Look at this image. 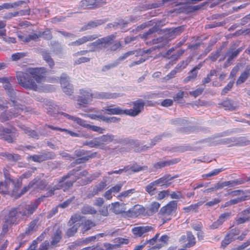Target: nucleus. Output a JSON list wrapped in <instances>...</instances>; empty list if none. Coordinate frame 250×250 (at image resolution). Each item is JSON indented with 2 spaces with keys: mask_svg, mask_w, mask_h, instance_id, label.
I'll use <instances>...</instances> for the list:
<instances>
[{
  "mask_svg": "<svg viewBox=\"0 0 250 250\" xmlns=\"http://www.w3.org/2000/svg\"><path fill=\"white\" fill-rule=\"evenodd\" d=\"M46 72L44 67L29 68L25 72H17L16 77L18 83L24 88L37 91L38 84L42 82Z\"/></svg>",
  "mask_w": 250,
  "mask_h": 250,
  "instance_id": "nucleus-1",
  "label": "nucleus"
},
{
  "mask_svg": "<svg viewBox=\"0 0 250 250\" xmlns=\"http://www.w3.org/2000/svg\"><path fill=\"white\" fill-rule=\"evenodd\" d=\"M116 37L115 34H111L106 37L98 39L95 42L89 43L88 46L91 47V52L104 50L109 47L108 50L111 51H114L120 48L121 44L120 42L112 43Z\"/></svg>",
  "mask_w": 250,
  "mask_h": 250,
  "instance_id": "nucleus-2",
  "label": "nucleus"
},
{
  "mask_svg": "<svg viewBox=\"0 0 250 250\" xmlns=\"http://www.w3.org/2000/svg\"><path fill=\"white\" fill-rule=\"evenodd\" d=\"M14 106L13 111L11 110L6 111L2 112L0 116V120L1 122H5L11 119L13 117H16L21 113V112L24 111L27 112H31L32 109L29 107H25L18 103L15 100H11Z\"/></svg>",
  "mask_w": 250,
  "mask_h": 250,
  "instance_id": "nucleus-3",
  "label": "nucleus"
},
{
  "mask_svg": "<svg viewBox=\"0 0 250 250\" xmlns=\"http://www.w3.org/2000/svg\"><path fill=\"white\" fill-rule=\"evenodd\" d=\"M100 141L102 143V148L104 147L105 143L114 142V144H121L123 145L130 144L131 145L138 146L139 142L137 140H134L130 138H119L115 139V136L112 134H107L99 137Z\"/></svg>",
  "mask_w": 250,
  "mask_h": 250,
  "instance_id": "nucleus-4",
  "label": "nucleus"
},
{
  "mask_svg": "<svg viewBox=\"0 0 250 250\" xmlns=\"http://www.w3.org/2000/svg\"><path fill=\"white\" fill-rule=\"evenodd\" d=\"M38 204L36 202H31L29 204H23L17 207L19 214L22 217H28L38 208Z\"/></svg>",
  "mask_w": 250,
  "mask_h": 250,
  "instance_id": "nucleus-5",
  "label": "nucleus"
},
{
  "mask_svg": "<svg viewBox=\"0 0 250 250\" xmlns=\"http://www.w3.org/2000/svg\"><path fill=\"white\" fill-rule=\"evenodd\" d=\"M94 98V94L92 93L90 89H82L80 90V95L78 97V104L81 107L83 104H89Z\"/></svg>",
  "mask_w": 250,
  "mask_h": 250,
  "instance_id": "nucleus-6",
  "label": "nucleus"
},
{
  "mask_svg": "<svg viewBox=\"0 0 250 250\" xmlns=\"http://www.w3.org/2000/svg\"><path fill=\"white\" fill-rule=\"evenodd\" d=\"M133 109H125L126 115L135 117L138 115L144 109L145 103L142 99H139L133 102Z\"/></svg>",
  "mask_w": 250,
  "mask_h": 250,
  "instance_id": "nucleus-7",
  "label": "nucleus"
},
{
  "mask_svg": "<svg viewBox=\"0 0 250 250\" xmlns=\"http://www.w3.org/2000/svg\"><path fill=\"white\" fill-rule=\"evenodd\" d=\"M177 208V202L176 201H171L160 209L159 214L163 216L170 215L175 212Z\"/></svg>",
  "mask_w": 250,
  "mask_h": 250,
  "instance_id": "nucleus-8",
  "label": "nucleus"
},
{
  "mask_svg": "<svg viewBox=\"0 0 250 250\" xmlns=\"http://www.w3.org/2000/svg\"><path fill=\"white\" fill-rule=\"evenodd\" d=\"M17 208H11L4 218L5 222L12 225L17 224L20 221V214Z\"/></svg>",
  "mask_w": 250,
  "mask_h": 250,
  "instance_id": "nucleus-9",
  "label": "nucleus"
},
{
  "mask_svg": "<svg viewBox=\"0 0 250 250\" xmlns=\"http://www.w3.org/2000/svg\"><path fill=\"white\" fill-rule=\"evenodd\" d=\"M105 2L103 0H82L80 2L79 6L83 9H93Z\"/></svg>",
  "mask_w": 250,
  "mask_h": 250,
  "instance_id": "nucleus-10",
  "label": "nucleus"
},
{
  "mask_svg": "<svg viewBox=\"0 0 250 250\" xmlns=\"http://www.w3.org/2000/svg\"><path fill=\"white\" fill-rule=\"evenodd\" d=\"M107 186L106 181H102L99 184L92 187L91 189L89 190L87 194L86 197L88 199L93 198L99 192H102L106 188Z\"/></svg>",
  "mask_w": 250,
  "mask_h": 250,
  "instance_id": "nucleus-11",
  "label": "nucleus"
},
{
  "mask_svg": "<svg viewBox=\"0 0 250 250\" xmlns=\"http://www.w3.org/2000/svg\"><path fill=\"white\" fill-rule=\"evenodd\" d=\"M88 152L83 149L76 150L75 151V154L77 157H82L81 158L77 159V163L80 164L84 163L88 161L90 159L95 157L97 153L94 152L89 155H87Z\"/></svg>",
  "mask_w": 250,
  "mask_h": 250,
  "instance_id": "nucleus-12",
  "label": "nucleus"
},
{
  "mask_svg": "<svg viewBox=\"0 0 250 250\" xmlns=\"http://www.w3.org/2000/svg\"><path fill=\"white\" fill-rule=\"evenodd\" d=\"M178 175L171 176L170 174H166L163 177L154 181L157 186L163 187L164 188H167L170 186L171 183L170 181L178 178Z\"/></svg>",
  "mask_w": 250,
  "mask_h": 250,
  "instance_id": "nucleus-13",
  "label": "nucleus"
},
{
  "mask_svg": "<svg viewBox=\"0 0 250 250\" xmlns=\"http://www.w3.org/2000/svg\"><path fill=\"white\" fill-rule=\"evenodd\" d=\"M98 38V36L96 34L84 36L80 38H79L75 41L71 42L69 43V45L74 46H80L87 42H92Z\"/></svg>",
  "mask_w": 250,
  "mask_h": 250,
  "instance_id": "nucleus-14",
  "label": "nucleus"
},
{
  "mask_svg": "<svg viewBox=\"0 0 250 250\" xmlns=\"http://www.w3.org/2000/svg\"><path fill=\"white\" fill-rule=\"evenodd\" d=\"M154 228L149 226H141L134 227L132 229L133 233L138 237L145 236L149 231H153Z\"/></svg>",
  "mask_w": 250,
  "mask_h": 250,
  "instance_id": "nucleus-15",
  "label": "nucleus"
},
{
  "mask_svg": "<svg viewBox=\"0 0 250 250\" xmlns=\"http://www.w3.org/2000/svg\"><path fill=\"white\" fill-rule=\"evenodd\" d=\"M102 111L108 115H126L125 110L122 109L119 107L115 106V105L113 104L103 107Z\"/></svg>",
  "mask_w": 250,
  "mask_h": 250,
  "instance_id": "nucleus-16",
  "label": "nucleus"
},
{
  "mask_svg": "<svg viewBox=\"0 0 250 250\" xmlns=\"http://www.w3.org/2000/svg\"><path fill=\"white\" fill-rule=\"evenodd\" d=\"M167 41L163 37L154 39L152 40L153 44H156L159 43H161V44L160 45L155 46L153 49L150 48L148 49L144 50L141 53H139L138 55L143 56L144 54H150L152 51V50H155L156 48L160 49L165 46L167 44Z\"/></svg>",
  "mask_w": 250,
  "mask_h": 250,
  "instance_id": "nucleus-17",
  "label": "nucleus"
},
{
  "mask_svg": "<svg viewBox=\"0 0 250 250\" xmlns=\"http://www.w3.org/2000/svg\"><path fill=\"white\" fill-rule=\"evenodd\" d=\"M48 185L45 180H42L39 178H36L29 183V187H32L34 190H44Z\"/></svg>",
  "mask_w": 250,
  "mask_h": 250,
  "instance_id": "nucleus-18",
  "label": "nucleus"
},
{
  "mask_svg": "<svg viewBox=\"0 0 250 250\" xmlns=\"http://www.w3.org/2000/svg\"><path fill=\"white\" fill-rule=\"evenodd\" d=\"M127 214L130 217H137L140 215L146 213V209L143 206L139 205H136L134 207L126 211Z\"/></svg>",
  "mask_w": 250,
  "mask_h": 250,
  "instance_id": "nucleus-19",
  "label": "nucleus"
},
{
  "mask_svg": "<svg viewBox=\"0 0 250 250\" xmlns=\"http://www.w3.org/2000/svg\"><path fill=\"white\" fill-rule=\"evenodd\" d=\"M111 210L116 214L125 213L126 210L125 204L120 203L118 202L112 203L111 204Z\"/></svg>",
  "mask_w": 250,
  "mask_h": 250,
  "instance_id": "nucleus-20",
  "label": "nucleus"
},
{
  "mask_svg": "<svg viewBox=\"0 0 250 250\" xmlns=\"http://www.w3.org/2000/svg\"><path fill=\"white\" fill-rule=\"evenodd\" d=\"M180 161L179 159H174L172 160L162 161L158 162L153 165V167L156 169L162 168L167 166L174 165Z\"/></svg>",
  "mask_w": 250,
  "mask_h": 250,
  "instance_id": "nucleus-21",
  "label": "nucleus"
},
{
  "mask_svg": "<svg viewBox=\"0 0 250 250\" xmlns=\"http://www.w3.org/2000/svg\"><path fill=\"white\" fill-rule=\"evenodd\" d=\"M105 22L104 20H96L93 21H89L86 25L82 27L80 31H83L91 28H96L98 26L101 25Z\"/></svg>",
  "mask_w": 250,
  "mask_h": 250,
  "instance_id": "nucleus-22",
  "label": "nucleus"
},
{
  "mask_svg": "<svg viewBox=\"0 0 250 250\" xmlns=\"http://www.w3.org/2000/svg\"><path fill=\"white\" fill-rule=\"evenodd\" d=\"M62 180V177L59 180H58L57 185L58 186L59 188L60 189H62L64 191L68 190L70 188H71L73 186L74 183L76 181V180H74L73 181H67L64 182L66 180Z\"/></svg>",
  "mask_w": 250,
  "mask_h": 250,
  "instance_id": "nucleus-23",
  "label": "nucleus"
},
{
  "mask_svg": "<svg viewBox=\"0 0 250 250\" xmlns=\"http://www.w3.org/2000/svg\"><path fill=\"white\" fill-rule=\"evenodd\" d=\"M119 96V94L107 92H96L94 94V98L100 99H114Z\"/></svg>",
  "mask_w": 250,
  "mask_h": 250,
  "instance_id": "nucleus-24",
  "label": "nucleus"
},
{
  "mask_svg": "<svg viewBox=\"0 0 250 250\" xmlns=\"http://www.w3.org/2000/svg\"><path fill=\"white\" fill-rule=\"evenodd\" d=\"M11 133V130L8 128H3L0 130V136L2 139L8 142L12 143L13 142V137L10 134Z\"/></svg>",
  "mask_w": 250,
  "mask_h": 250,
  "instance_id": "nucleus-25",
  "label": "nucleus"
},
{
  "mask_svg": "<svg viewBox=\"0 0 250 250\" xmlns=\"http://www.w3.org/2000/svg\"><path fill=\"white\" fill-rule=\"evenodd\" d=\"M0 155L5 157L8 161L12 162H16L21 159V156L18 154L10 153L7 152H1Z\"/></svg>",
  "mask_w": 250,
  "mask_h": 250,
  "instance_id": "nucleus-26",
  "label": "nucleus"
},
{
  "mask_svg": "<svg viewBox=\"0 0 250 250\" xmlns=\"http://www.w3.org/2000/svg\"><path fill=\"white\" fill-rule=\"evenodd\" d=\"M62 238V231L58 229L54 233L52 238V240L50 244V247H53L57 246V244L61 241Z\"/></svg>",
  "mask_w": 250,
  "mask_h": 250,
  "instance_id": "nucleus-27",
  "label": "nucleus"
},
{
  "mask_svg": "<svg viewBox=\"0 0 250 250\" xmlns=\"http://www.w3.org/2000/svg\"><path fill=\"white\" fill-rule=\"evenodd\" d=\"M160 207V203L157 202H153L150 207L146 209V214L149 216L152 215L158 211Z\"/></svg>",
  "mask_w": 250,
  "mask_h": 250,
  "instance_id": "nucleus-28",
  "label": "nucleus"
},
{
  "mask_svg": "<svg viewBox=\"0 0 250 250\" xmlns=\"http://www.w3.org/2000/svg\"><path fill=\"white\" fill-rule=\"evenodd\" d=\"M167 135H168L167 134L164 133L163 134L159 135L155 137L153 139L151 140L150 144V146H143L142 148V150H145L148 148H151L153 146H155L157 143L159 142L160 141H161L163 137L166 136Z\"/></svg>",
  "mask_w": 250,
  "mask_h": 250,
  "instance_id": "nucleus-29",
  "label": "nucleus"
},
{
  "mask_svg": "<svg viewBox=\"0 0 250 250\" xmlns=\"http://www.w3.org/2000/svg\"><path fill=\"white\" fill-rule=\"evenodd\" d=\"M84 146H88L90 147H101L102 148V143L100 141L99 137L95 138L93 139L86 141L83 143Z\"/></svg>",
  "mask_w": 250,
  "mask_h": 250,
  "instance_id": "nucleus-30",
  "label": "nucleus"
},
{
  "mask_svg": "<svg viewBox=\"0 0 250 250\" xmlns=\"http://www.w3.org/2000/svg\"><path fill=\"white\" fill-rule=\"evenodd\" d=\"M157 186L155 182L153 181L146 186L145 190L150 196L154 195L157 192Z\"/></svg>",
  "mask_w": 250,
  "mask_h": 250,
  "instance_id": "nucleus-31",
  "label": "nucleus"
},
{
  "mask_svg": "<svg viewBox=\"0 0 250 250\" xmlns=\"http://www.w3.org/2000/svg\"><path fill=\"white\" fill-rule=\"evenodd\" d=\"M41 55L42 56L43 60L48 64L50 68H52L54 65V62L50 56V53L47 51H42Z\"/></svg>",
  "mask_w": 250,
  "mask_h": 250,
  "instance_id": "nucleus-32",
  "label": "nucleus"
},
{
  "mask_svg": "<svg viewBox=\"0 0 250 250\" xmlns=\"http://www.w3.org/2000/svg\"><path fill=\"white\" fill-rule=\"evenodd\" d=\"M3 87L6 92L7 94L9 96L11 100H14V99L16 97V92L13 88L11 84H5L3 85Z\"/></svg>",
  "mask_w": 250,
  "mask_h": 250,
  "instance_id": "nucleus-33",
  "label": "nucleus"
},
{
  "mask_svg": "<svg viewBox=\"0 0 250 250\" xmlns=\"http://www.w3.org/2000/svg\"><path fill=\"white\" fill-rule=\"evenodd\" d=\"M158 30V27L154 26L151 28L149 29L147 31L144 32L142 34H140L139 36L141 39H144V40H146L150 39L151 35L156 32Z\"/></svg>",
  "mask_w": 250,
  "mask_h": 250,
  "instance_id": "nucleus-34",
  "label": "nucleus"
},
{
  "mask_svg": "<svg viewBox=\"0 0 250 250\" xmlns=\"http://www.w3.org/2000/svg\"><path fill=\"white\" fill-rule=\"evenodd\" d=\"M243 47H240L234 51H229L228 52L226 55L229 56V58L227 61V62L229 63L234 58L238 56V55L243 50Z\"/></svg>",
  "mask_w": 250,
  "mask_h": 250,
  "instance_id": "nucleus-35",
  "label": "nucleus"
},
{
  "mask_svg": "<svg viewBox=\"0 0 250 250\" xmlns=\"http://www.w3.org/2000/svg\"><path fill=\"white\" fill-rule=\"evenodd\" d=\"M188 243L186 244L184 246L185 248H190L194 246L196 243L195 238L194 235L190 231H188L187 233Z\"/></svg>",
  "mask_w": 250,
  "mask_h": 250,
  "instance_id": "nucleus-36",
  "label": "nucleus"
},
{
  "mask_svg": "<svg viewBox=\"0 0 250 250\" xmlns=\"http://www.w3.org/2000/svg\"><path fill=\"white\" fill-rule=\"evenodd\" d=\"M250 76V69H246L240 76L236 81V84L239 85L243 83Z\"/></svg>",
  "mask_w": 250,
  "mask_h": 250,
  "instance_id": "nucleus-37",
  "label": "nucleus"
},
{
  "mask_svg": "<svg viewBox=\"0 0 250 250\" xmlns=\"http://www.w3.org/2000/svg\"><path fill=\"white\" fill-rule=\"evenodd\" d=\"M250 145V140L247 139L245 137L236 138L235 146H245Z\"/></svg>",
  "mask_w": 250,
  "mask_h": 250,
  "instance_id": "nucleus-38",
  "label": "nucleus"
},
{
  "mask_svg": "<svg viewBox=\"0 0 250 250\" xmlns=\"http://www.w3.org/2000/svg\"><path fill=\"white\" fill-rule=\"evenodd\" d=\"M197 71H194L193 69L191 70L188 73V76L184 79L183 82L185 83H187L189 82H193L195 81L197 78Z\"/></svg>",
  "mask_w": 250,
  "mask_h": 250,
  "instance_id": "nucleus-39",
  "label": "nucleus"
},
{
  "mask_svg": "<svg viewBox=\"0 0 250 250\" xmlns=\"http://www.w3.org/2000/svg\"><path fill=\"white\" fill-rule=\"evenodd\" d=\"M185 30L184 26H180L172 29L171 31L169 32V37L172 38H175L176 36L179 35Z\"/></svg>",
  "mask_w": 250,
  "mask_h": 250,
  "instance_id": "nucleus-40",
  "label": "nucleus"
},
{
  "mask_svg": "<svg viewBox=\"0 0 250 250\" xmlns=\"http://www.w3.org/2000/svg\"><path fill=\"white\" fill-rule=\"evenodd\" d=\"M203 203L202 202H198L196 204L191 205L190 206L184 208L183 209L185 210L186 212H189L190 211H194L195 212H197L198 211V209L200 206L202 205Z\"/></svg>",
  "mask_w": 250,
  "mask_h": 250,
  "instance_id": "nucleus-41",
  "label": "nucleus"
},
{
  "mask_svg": "<svg viewBox=\"0 0 250 250\" xmlns=\"http://www.w3.org/2000/svg\"><path fill=\"white\" fill-rule=\"evenodd\" d=\"M81 212L84 214H94L97 213V210L93 207L87 205L85 206L82 208Z\"/></svg>",
  "mask_w": 250,
  "mask_h": 250,
  "instance_id": "nucleus-42",
  "label": "nucleus"
},
{
  "mask_svg": "<svg viewBox=\"0 0 250 250\" xmlns=\"http://www.w3.org/2000/svg\"><path fill=\"white\" fill-rule=\"evenodd\" d=\"M131 169L134 172H138L143 170H146L148 169L147 166H140L137 164H134L132 166L129 167V170Z\"/></svg>",
  "mask_w": 250,
  "mask_h": 250,
  "instance_id": "nucleus-43",
  "label": "nucleus"
},
{
  "mask_svg": "<svg viewBox=\"0 0 250 250\" xmlns=\"http://www.w3.org/2000/svg\"><path fill=\"white\" fill-rule=\"evenodd\" d=\"M79 227V225L78 224L74 225L71 228L68 229L65 233L66 236L67 237H70L73 236L74 234L77 231V230Z\"/></svg>",
  "mask_w": 250,
  "mask_h": 250,
  "instance_id": "nucleus-44",
  "label": "nucleus"
},
{
  "mask_svg": "<svg viewBox=\"0 0 250 250\" xmlns=\"http://www.w3.org/2000/svg\"><path fill=\"white\" fill-rule=\"evenodd\" d=\"M59 189H60L59 188L58 185H56L53 187L49 186L47 188V192L46 193L45 195H44L43 197H51L55 194V191Z\"/></svg>",
  "mask_w": 250,
  "mask_h": 250,
  "instance_id": "nucleus-45",
  "label": "nucleus"
},
{
  "mask_svg": "<svg viewBox=\"0 0 250 250\" xmlns=\"http://www.w3.org/2000/svg\"><path fill=\"white\" fill-rule=\"evenodd\" d=\"M219 144H222L225 145H229V146H235L236 141L235 137H231L222 139L220 141Z\"/></svg>",
  "mask_w": 250,
  "mask_h": 250,
  "instance_id": "nucleus-46",
  "label": "nucleus"
},
{
  "mask_svg": "<svg viewBox=\"0 0 250 250\" xmlns=\"http://www.w3.org/2000/svg\"><path fill=\"white\" fill-rule=\"evenodd\" d=\"M246 182V179H244L242 178H239L237 179H235L234 180L228 181V186L230 187H232L237 185H239L241 184H243L245 182Z\"/></svg>",
  "mask_w": 250,
  "mask_h": 250,
  "instance_id": "nucleus-47",
  "label": "nucleus"
},
{
  "mask_svg": "<svg viewBox=\"0 0 250 250\" xmlns=\"http://www.w3.org/2000/svg\"><path fill=\"white\" fill-rule=\"evenodd\" d=\"M12 225V224H10L7 222H5V220H4V223L2 225V230L0 234V239L4 238L5 235L7 233L9 230V227L10 226Z\"/></svg>",
  "mask_w": 250,
  "mask_h": 250,
  "instance_id": "nucleus-48",
  "label": "nucleus"
},
{
  "mask_svg": "<svg viewBox=\"0 0 250 250\" xmlns=\"http://www.w3.org/2000/svg\"><path fill=\"white\" fill-rule=\"evenodd\" d=\"M250 199V197L249 196L246 195L244 196L237 197L235 199H231L229 200V203L231 204V205H235Z\"/></svg>",
  "mask_w": 250,
  "mask_h": 250,
  "instance_id": "nucleus-49",
  "label": "nucleus"
},
{
  "mask_svg": "<svg viewBox=\"0 0 250 250\" xmlns=\"http://www.w3.org/2000/svg\"><path fill=\"white\" fill-rule=\"evenodd\" d=\"M247 222H250V215H243V217H239L236 219L235 224L239 225Z\"/></svg>",
  "mask_w": 250,
  "mask_h": 250,
  "instance_id": "nucleus-50",
  "label": "nucleus"
},
{
  "mask_svg": "<svg viewBox=\"0 0 250 250\" xmlns=\"http://www.w3.org/2000/svg\"><path fill=\"white\" fill-rule=\"evenodd\" d=\"M27 56V53L24 52H18L13 54L11 56V59L13 61H17Z\"/></svg>",
  "mask_w": 250,
  "mask_h": 250,
  "instance_id": "nucleus-51",
  "label": "nucleus"
},
{
  "mask_svg": "<svg viewBox=\"0 0 250 250\" xmlns=\"http://www.w3.org/2000/svg\"><path fill=\"white\" fill-rule=\"evenodd\" d=\"M231 216V212H225L221 214L218 219L220 223L222 225L223 223L225 222L226 220L229 219V217Z\"/></svg>",
  "mask_w": 250,
  "mask_h": 250,
  "instance_id": "nucleus-52",
  "label": "nucleus"
},
{
  "mask_svg": "<svg viewBox=\"0 0 250 250\" xmlns=\"http://www.w3.org/2000/svg\"><path fill=\"white\" fill-rule=\"evenodd\" d=\"M62 89L63 92L68 95H71L73 93V85L70 83H68L65 86H63Z\"/></svg>",
  "mask_w": 250,
  "mask_h": 250,
  "instance_id": "nucleus-53",
  "label": "nucleus"
},
{
  "mask_svg": "<svg viewBox=\"0 0 250 250\" xmlns=\"http://www.w3.org/2000/svg\"><path fill=\"white\" fill-rule=\"evenodd\" d=\"M135 51H130L127 52L124 54L123 55L120 56L118 59L115 61L116 62H118V65L120 63V62L126 58H127L128 56L130 55H132L135 54Z\"/></svg>",
  "mask_w": 250,
  "mask_h": 250,
  "instance_id": "nucleus-54",
  "label": "nucleus"
},
{
  "mask_svg": "<svg viewBox=\"0 0 250 250\" xmlns=\"http://www.w3.org/2000/svg\"><path fill=\"white\" fill-rule=\"evenodd\" d=\"M47 128H50L53 130H57V131H67V130L66 129H62L60 127L54 126L51 125H47L46 124L43 128L42 129V130L43 132H46L48 134L47 132L46 131V129Z\"/></svg>",
  "mask_w": 250,
  "mask_h": 250,
  "instance_id": "nucleus-55",
  "label": "nucleus"
},
{
  "mask_svg": "<svg viewBox=\"0 0 250 250\" xmlns=\"http://www.w3.org/2000/svg\"><path fill=\"white\" fill-rule=\"evenodd\" d=\"M73 121L76 123L77 124L79 125L82 126L87 128L89 124L87 123L86 121L77 117H75L74 118H73Z\"/></svg>",
  "mask_w": 250,
  "mask_h": 250,
  "instance_id": "nucleus-56",
  "label": "nucleus"
},
{
  "mask_svg": "<svg viewBox=\"0 0 250 250\" xmlns=\"http://www.w3.org/2000/svg\"><path fill=\"white\" fill-rule=\"evenodd\" d=\"M205 88V86H204V87H203L198 88L194 91H190L189 92V95L193 96L194 98H196L197 97L202 94Z\"/></svg>",
  "mask_w": 250,
  "mask_h": 250,
  "instance_id": "nucleus-57",
  "label": "nucleus"
},
{
  "mask_svg": "<svg viewBox=\"0 0 250 250\" xmlns=\"http://www.w3.org/2000/svg\"><path fill=\"white\" fill-rule=\"evenodd\" d=\"M95 226V224L92 221L86 220L83 224V231H87Z\"/></svg>",
  "mask_w": 250,
  "mask_h": 250,
  "instance_id": "nucleus-58",
  "label": "nucleus"
},
{
  "mask_svg": "<svg viewBox=\"0 0 250 250\" xmlns=\"http://www.w3.org/2000/svg\"><path fill=\"white\" fill-rule=\"evenodd\" d=\"M135 189L132 188L121 192L118 196V198L122 200V197H126L135 192Z\"/></svg>",
  "mask_w": 250,
  "mask_h": 250,
  "instance_id": "nucleus-59",
  "label": "nucleus"
},
{
  "mask_svg": "<svg viewBox=\"0 0 250 250\" xmlns=\"http://www.w3.org/2000/svg\"><path fill=\"white\" fill-rule=\"evenodd\" d=\"M8 185L7 182H0V193L7 194L8 192Z\"/></svg>",
  "mask_w": 250,
  "mask_h": 250,
  "instance_id": "nucleus-60",
  "label": "nucleus"
},
{
  "mask_svg": "<svg viewBox=\"0 0 250 250\" xmlns=\"http://www.w3.org/2000/svg\"><path fill=\"white\" fill-rule=\"evenodd\" d=\"M87 129H89L93 131L98 132L99 133L102 134L104 133L105 129L100 126L94 125H90L89 124Z\"/></svg>",
  "mask_w": 250,
  "mask_h": 250,
  "instance_id": "nucleus-61",
  "label": "nucleus"
},
{
  "mask_svg": "<svg viewBox=\"0 0 250 250\" xmlns=\"http://www.w3.org/2000/svg\"><path fill=\"white\" fill-rule=\"evenodd\" d=\"M169 194V190L167 189L166 190H162L160 191L156 197V199L158 200H161L165 197L168 196Z\"/></svg>",
  "mask_w": 250,
  "mask_h": 250,
  "instance_id": "nucleus-62",
  "label": "nucleus"
},
{
  "mask_svg": "<svg viewBox=\"0 0 250 250\" xmlns=\"http://www.w3.org/2000/svg\"><path fill=\"white\" fill-rule=\"evenodd\" d=\"M47 135V133L43 132L41 130L39 133H38L36 131L33 130L30 137L34 139H39L41 136H45Z\"/></svg>",
  "mask_w": 250,
  "mask_h": 250,
  "instance_id": "nucleus-63",
  "label": "nucleus"
},
{
  "mask_svg": "<svg viewBox=\"0 0 250 250\" xmlns=\"http://www.w3.org/2000/svg\"><path fill=\"white\" fill-rule=\"evenodd\" d=\"M188 123V121L186 120L183 119H176L174 120H172L171 121V123L174 125H186Z\"/></svg>",
  "mask_w": 250,
  "mask_h": 250,
  "instance_id": "nucleus-64",
  "label": "nucleus"
}]
</instances>
